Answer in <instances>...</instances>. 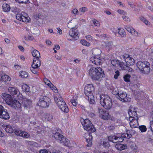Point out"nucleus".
<instances>
[{"label":"nucleus","mask_w":153,"mask_h":153,"mask_svg":"<svg viewBox=\"0 0 153 153\" xmlns=\"http://www.w3.org/2000/svg\"><path fill=\"white\" fill-rule=\"evenodd\" d=\"M80 121L84 129L89 132L88 133L89 137L86 139V141L88 143L87 146L88 147L91 146L92 144V140L93 137L91 133L95 131L96 129L94 125L88 119H86L84 120L82 119Z\"/></svg>","instance_id":"nucleus-1"},{"label":"nucleus","mask_w":153,"mask_h":153,"mask_svg":"<svg viewBox=\"0 0 153 153\" xmlns=\"http://www.w3.org/2000/svg\"><path fill=\"white\" fill-rule=\"evenodd\" d=\"M88 68L89 69V75L93 80H101L105 76L103 71L100 67L95 68L90 66L88 67Z\"/></svg>","instance_id":"nucleus-2"},{"label":"nucleus","mask_w":153,"mask_h":153,"mask_svg":"<svg viewBox=\"0 0 153 153\" xmlns=\"http://www.w3.org/2000/svg\"><path fill=\"white\" fill-rule=\"evenodd\" d=\"M100 103L101 105L107 109H110L112 106V102L111 99L107 95H100Z\"/></svg>","instance_id":"nucleus-3"},{"label":"nucleus","mask_w":153,"mask_h":153,"mask_svg":"<svg viewBox=\"0 0 153 153\" xmlns=\"http://www.w3.org/2000/svg\"><path fill=\"white\" fill-rule=\"evenodd\" d=\"M150 66V63L146 61H138L137 63V66L140 72L145 74H148L149 73Z\"/></svg>","instance_id":"nucleus-4"},{"label":"nucleus","mask_w":153,"mask_h":153,"mask_svg":"<svg viewBox=\"0 0 153 153\" xmlns=\"http://www.w3.org/2000/svg\"><path fill=\"white\" fill-rule=\"evenodd\" d=\"M54 99L59 108L62 111L65 113H67L69 111L68 108L62 97H59L58 95H56L54 97Z\"/></svg>","instance_id":"nucleus-5"},{"label":"nucleus","mask_w":153,"mask_h":153,"mask_svg":"<svg viewBox=\"0 0 153 153\" xmlns=\"http://www.w3.org/2000/svg\"><path fill=\"white\" fill-rule=\"evenodd\" d=\"M53 136L56 139L65 146H68L69 143L70 141L67 138H65L62 134L58 132L53 133Z\"/></svg>","instance_id":"nucleus-6"},{"label":"nucleus","mask_w":153,"mask_h":153,"mask_svg":"<svg viewBox=\"0 0 153 153\" xmlns=\"http://www.w3.org/2000/svg\"><path fill=\"white\" fill-rule=\"evenodd\" d=\"M8 90L9 93L14 97H17L20 100H22L23 98L22 95L20 93L19 90L17 88L13 87H10Z\"/></svg>","instance_id":"nucleus-7"},{"label":"nucleus","mask_w":153,"mask_h":153,"mask_svg":"<svg viewBox=\"0 0 153 153\" xmlns=\"http://www.w3.org/2000/svg\"><path fill=\"white\" fill-rule=\"evenodd\" d=\"M50 100V99L46 96L42 97L39 98L38 104L42 107L45 108L49 105Z\"/></svg>","instance_id":"nucleus-8"},{"label":"nucleus","mask_w":153,"mask_h":153,"mask_svg":"<svg viewBox=\"0 0 153 153\" xmlns=\"http://www.w3.org/2000/svg\"><path fill=\"white\" fill-rule=\"evenodd\" d=\"M2 98L4 100L8 105L11 106L16 100H13V97L10 94L5 93H2L1 95Z\"/></svg>","instance_id":"nucleus-9"},{"label":"nucleus","mask_w":153,"mask_h":153,"mask_svg":"<svg viewBox=\"0 0 153 153\" xmlns=\"http://www.w3.org/2000/svg\"><path fill=\"white\" fill-rule=\"evenodd\" d=\"M79 34L78 30L76 28H72L69 30V34L70 36L76 39L79 38Z\"/></svg>","instance_id":"nucleus-10"},{"label":"nucleus","mask_w":153,"mask_h":153,"mask_svg":"<svg viewBox=\"0 0 153 153\" xmlns=\"http://www.w3.org/2000/svg\"><path fill=\"white\" fill-rule=\"evenodd\" d=\"M116 97L120 101L124 102H128L130 101V99L127 97V94L126 92L120 93L119 95L116 96Z\"/></svg>","instance_id":"nucleus-11"},{"label":"nucleus","mask_w":153,"mask_h":153,"mask_svg":"<svg viewBox=\"0 0 153 153\" xmlns=\"http://www.w3.org/2000/svg\"><path fill=\"white\" fill-rule=\"evenodd\" d=\"M94 92H90V91H88L84 90V93L87 96L88 100L91 104H93L94 102V96L93 95Z\"/></svg>","instance_id":"nucleus-12"},{"label":"nucleus","mask_w":153,"mask_h":153,"mask_svg":"<svg viewBox=\"0 0 153 153\" xmlns=\"http://www.w3.org/2000/svg\"><path fill=\"white\" fill-rule=\"evenodd\" d=\"M122 58L124 59L126 63L128 65H133L135 62L134 59L127 54H124L122 56Z\"/></svg>","instance_id":"nucleus-13"},{"label":"nucleus","mask_w":153,"mask_h":153,"mask_svg":"<svg viewBox=\"0 0 153 153\" xmlns=\"http://www.w3.org/2000/svg\"><path fill=\"white\" fill-rule=\"evenodd\" d=\"M0 118L5 120H8L10 118V116L7 110L2 106V108L0 111Z\"/></svg>","instance_id":"nucleus-14"},{"label":"nucleus","mask_w":153,"mask_h":153,"mask_svg":"<svg viewBox=\"0 0 153 153\" xmlns=\"http://www.w3.org/2000/svg\"><path fill=\"white\" fill-rule=\"evenodd\" d=\"M100 117L101 118L106 120L109 118V113L108 111H104L102 109H98Z\"/></svg>","instance_id":"nucleus-15"},{"label":"nucleus","mask_w":153,"mask_h":153,"mask_svg":"<svg viewBox=\"0 0 153 153\" xmlns=\"http://www.w3.org/2000/svg\"><path fill=\"white\" fill-rule=\"evenodd\" d=\"M90 61L92 63L97 65H100L102 63L101 60L99 56L91 57L90 59Z\"/></svg>","instance_id":"nucleus-16"},{"label":"nucleus","mask_w":153,"mask_h":153,"mask_svg":"<svg viewBox=\"0 0 153 153\" xmlns=\"http://www.w3.org/2000/svg\"><path fill=\"white\" fill-rule=\"evenodd\" d=\"M23 99H24L22 102L23 107H24L25 108H28L31 104V101L30 100L26 98H25L23 97Z\"/></svg>","instance_id":"nucleus-17"},{"label":"nucleus","mask_w":153,"mask_h":153,"mask_svg":"<svg viewBox=\"0 0 153 153\" xmlns=\"http://www.w3.org/2000/svg\"><path fill=\"white\" fill-rule=\"evenodd\" d=\"M41 65V62L39 58H34L33 59V62L32 64V67L38 68Z\"/></svg>","instance_id":"nucleus-18"},{"label":"nucleus","mask_w":153,"mask_h":153,"mask_svg":"<svg viewBox=\"0 0 153 153\" xmlns=\"http://www.w3.org/2000/svg\"><path fill=\"white\" fill-rule=\"evenodd\" d=\"M133 121L130 122L129 124L131 127L132 128H137L138 126V123L137 120L138 117H136Z\"/></svg>","instance_id":"nucleus-19"},{"label":"nucleus","mask_w":153,"mask_h":153,"mask_svg":"<svg viewBox=\"0 0 153 153\" xmlns=\"http://www.w3.org/2000/svg\"><path fill=\"white\" fill-rule=\"evenodd\" d=\"M52 115L48 113L45 114L43 116V119H44L45 121H51L53 119Z\"/></svg>","instance_id":"nucleus-20"},{"label":"nucleus","mask_w":153,"mask_h":153,"mask_svg":"<svg viewBox=\"0 0 153 153\" xmlns=\"http://www.w3.org/2000/svg\"><path fill=\"white\" fill-rule=\"evenodd\" d=\"M92 53L95 56H99L101 53V51L98 48H93L92 50Z\"/></svg>","instance_id":"nucleus-21"},{"label":"nucleus","mask_w":153,"mask_h":153,"mask_svg":"<svg viewBox=\"0 0 153 153\" xmlns=\"http://www.w3.org/2000/svg\"><path fill=\"white\" fill-rule=\"evenodd\" d=\"M115 147L118 150H120L125 149L127 148V146L126 144H116Z\"/></svg>","instance_id":"nucleus-22"},{"label":"nucleus","mask_w":153,"mask_h":153,"mask_svg":"<svg viewBox=\"0 0 153 153\" xmlns=\"http://www.w3.org/2000/svg\"><path fill=\"white\" fill-rule=\"evenodd\" d=\"M118 139L117 136H116L115 135H111L108 137V140L109 141L112 142L114 143H116L117 142Z\"/></svg>","instance_id":"nucleus-23"},{"label":"nucleus","mask_w":153,"mask_h":153,"mask_svg":"<svg viewBox=\"0 0 153 153\" xmlns=\"http://www.w3.org/2000/svg\"><path fill=\"white\" fill-rule=\"evenodd\" d=\"M94 88L93 85L91 84H87L85 87L84 90L90 92H94Z\"/></svg>","instance_id":"nucleus-24"},{"label":"nucleus","mask_w":153,"mask_h":153,"mask_svg":"<svg viewBox=\"0 0 153 153\" xmlns=\"http://www.w3.org/2000/svg\"><path fill=\"white\" fill-rule=\"evenodd\" d=\"M11 106L14 108L16 107L18 109H21L23 107L22 104L21 105L20 103L16 100H15V102H13Z\"/></svg>","instance_id":"nucleus-25"},{"label":"nucleus","mask_w":153,"mask_h":153,"mask_svg":"<svg viewBox=\"0 0 153 153\" xmlns=\"http://www.w3.org/2000/svg\"><path fill=\"white\" fill-rule=\"evenodd\" d=\"M116 62L117 64L120 66L122 70H125L127 66V65L126 64L124 63L123 62H120L119 61H117Z\"/></svg>","instance_id":"nucleus-26"},{"label":"nucleus","mask_w":153,"mask_h":153,"mask_svg":"<svg viewBox=\"0 0 153 153\" xmlns=\"http://www.w3.org/2000/svg\"><path fill=\"white\" fill-rule=\"evenodd\" d=\"M2 7L3 11L5 12H8L9 11L10 9V7L9 5L7 4H3Z\"/></svg>","instance_id":"nucleus-27"},{"label":"nucleus","mask_w":153,"mask_h":153,"mask_svg":"<svg viewBox=\"0 0 153 153\" xmlns=\"http://www.w3.org/2000/svg\"><path fill=\"white\" fill-rule=\"evenodd\" d=\"M32 56L35 57V58H38L40 57V54L39 52L37 50H35L32 52Z\"/></svg>","instance_id":"nucleus-28"},{"label":"nucleus","mask_w":153,"mask_h":153,"mask_svg":"<svg viewBox=\"0 0 153 153\" xmlns=\"http://www.w3.org/2000/svg\"><path fill=\"white\" fill-rule=\"evenodd\" d=\"M6 131L9 133H12L14 130L12 127L10 126H7L5 128Z\"/></svg>","instance_id":"nucleus-29"},{"label":"nucleus","mask_w":153,"mask_h":153,"mask_svg":"<svg viewBox=\"0 0 153 153\" xmlns=\"http://www.w3.org/2000/svg\"><path fill=\"white\" fill-rule=\"evenodd\" d=\"M10 78L7 75H4L1 76V81L4 82H6L8 81H10Z\"/></svg>","instance_id":"nucleus-30"},{"label":"nucleus","mask_w":153,"mask_h":153,"mask_svg":"<svg viewBox=\"0 0 153 153\" xmlns=\"http://www.w3.org/2000/svg\"><path fill=\"white\" fill-rule=\"evenodd\" d=\"M118 33L119 35L122 37H123L126 35V33L123 28H120L118 29Z\"/></svg>","instance_id":"nucleus-31"},{"label":"nucleus","mask_w":153,"mask_h":153,"mask_svg":"<svg viewBox=\"0 0 153 153\" xmlns=\"http://www.w3.org/2000/svg\"><path fill=\"white\" fill-rule=\"evenodd\" d=\"M44 81L45 83L48 85L50 88L53 87V84L50 81L46 78L44 79Z\"/></svg>","instance_id":"nucleus-32"},{"label":"nucleus","mask_w":153,"mask_h":153,"mask_svg":"<svg viewBox=\"0 0 153 153\" xmlns=\"http://www.w3.org/2000/svg\"><path fill=\"white\" fill-rule=\"evenodd\" d=\"M80 42L82 45L87 47H89L91 45L90 43L84 39L81 40L80 41Z\"/></svg>","instance_id":"nucleus-33"},{"label":"nucleus","mask_w":153,"mask_h":153,"mask_svg":"<svg viewBox=\"0 0 153 153\" xmlns=\"http://www.w3.org/2000/svg\"><path fill=\"white\" fill-rule=\"evenodd\" d=\"M140 19L146 25L149 26L150 23L143 16H141L140 17Z\"/></svg>","instance_id":"nucleus-34"},{"label":"nucleus","mask_w":153,"mask_h":153,"mask_svg":"<svg viewBox=\"0 0 153 153\" xmlns=\"http://www.w3.org/2000/svg\"><path fill=\"white\" fill-rule=\"evenodd\" d=\"M30 134L27 132L25 131H22L21 133V136L25 138H27L30 137Z\"/></svg>","instance_id":"nucleus-35"},{"label":"nucleus","mask_w":153,"mask_h":153,"mask_svg":"<svg viewBox=\"0 0 153 153\" xmlns=\"http://www.w3.org/2000/svg\"><path fill=\"white\" fill-rule=\"evenodd\" d=\"M22 88L23 90L26 92H28L30 91V87L28 85L26 84L22 85Z\"/></svg>","instance_id":"nucleus-36"},{"label":"nucleus","mask_w":153,"mask_h":153,"mask_svg":"<svg viewBox=\"0 0 153 153\" xmlns=\"http://www.w3.org/2000/svg\"><path fill=\"white\" fill-rule=\"evenodd\" d=\"M138 128L142 132H145L147 130V128L145 126L141 125L138 126Z\"/></svg>","instance_id":"nucleus-37"},{"label":"nucleus","mask_w":153,"mask_h":153,"mask_svg":"<svg viewBox=\"0 0 153 153\" xmlns=\"http://www.w3.org/2000/svg\"><path fill=\"white\" fill-rule=\"evenodd\" d=\"M20 75L22 78H26L28 76L27 73L25 71H22L20 73Z\"/></svg>","instance_id":"nucleus-38"},{"label":"nucleus","mask_w":153,"mask_h":153,"mask_svg":"<svg viewBox=\"0 0 153 153\" xmlns=\"http://www.w3.org/2000/svg\"><path fill=\"white\" fill-rule=\"evenodd\" d=\"M131 76L129 74H126L125 75L123 76V79L125 82H130V78Z\"/></svg>","instance_id":"nucleus-39"},{"label":"nucleus","mask_w":153,"mask_h":153,"mask_svg":"<svg viewBox=\"0 0 153 153\" xmlns=\"http://www.w3.org/2000/svg\"><path fill=\"white\" fill-rule=\"evenodd\" d=\"M137 111H133V112L128 111V114L129 116L135 117H138L137 113Z\"/></svg>","instance_id":"nucleus-40"},{"label":"nucleus","mask_w":153,"mask_h":153,"mask_svg":"<svg viewBox=\"0 0 153 153\" xmlns=\"http://www.w3.org/2000/svg\"><path fill=\"white\" fill-rule=\"evenodd\" d=\"M22 131L20 130L18 128L16 129H15L14 133L16 135L20 137Z\"/></svg>","instance_id":"nucleus-41"},{"label":"nucleus","mask_w":153,"mask_h":153,"mask_svg":"<svg viewBox=\"0 0 153 153\" xmlns=\"http://www.w3.org/2000/svg\"><path fill=\"white\" fill-rule=\"evenodd\" d=\"M131 136V134L127 133H124L121 134V137L123 138H129Z\"/></svg>","instance_id":"nucleus-42"},{"label":"nucleus","mask_w":153,"mask_h":153,"mask_svg":"<svg viewBox=\"0 0 153 153\" xmlns=\"http://www.w3.org/2000/svg\"><path fill=\"white\" fill-rule=\"evenodd\" d=\"M22 19V20H21V21L27 23L29 22L30 18L23 16Z\"/></svg>","instance_id":"nucleus-43"},{"label":"nucleus","mask_w":153,"mask_h":153,"mask_svg":"<svg viewBox=\"0 0 153 153\" xmlns=\"http://www.w3.org/2000/svg\"><path fill=\"white\" fill-rule=\"evenodd\" d=\"M137 108L134 106H131L128 111L133 112V111H137Z\"/></svg>","instance_id":"nucleus-44"},{"label":"nucleus","mask_w":153,"mask_h":153,"mask_svg":"<svg viewBox=\"0 0 153 153\" xmlns=\"http://www.w3.org/2000/svg\"><path fill=\"white\" fill-rule=\"evenodd\" d=\"M38 68L32 67L30 68L31 71L34 74H36L38 73L37 68Z\"/></svg>","instance_id":"nucleus-45"},{"label":"nucleus","mask_w":153,"mask_h":153,"mask_svg":"<svg viewBox=\"0 0 153 153\" xmlns=\"http://www.w3.org/2000/svg\"><path fill=\"white\" fill-rule=\"evenodd\" d=\"M23 16L21 14H17L16 15V18L17 19L20 21L22 20Z\"/></svg>","instance_id":"nucleus-46"},{"label":"nucleus","mask_w":153,"mask_h":153,"mask_svg":"<svg viewBox=\"0 0 153 153\" xmlns=\"http://www.w3.org/2000/svg\"><path fill=\"white\" fill-rule=\"evenodd\" d=\"M148 129V132L147 133V135L148 137H151L152 135L153 134V132L152 131V129Z\"/></svg>","instance_id":"nucleus-47"},{"label":"nucleus","mask_w":153,"mask_h":153,"mask_svg":"<svg viewBox=\"0 0 153 153\" xmlns=\"http://www.w3.org/2000/svg\"><path fill=\"white\" fill-rule=\"evenodd\" d=\"M131 33L132 35L135 36H138V33L134 29L132 28L131 32L130 33Z\"/></svg>","instance_id":"nucleus-48"},{"label":"nucleus","mask_w":153,"mask_h":153,"mask_svg":"<svg viewBox=\"0 0 153 153\" xmlns=\"http://www.w3.org/2000/svg\"><path fill=\"white\" fill-rule=\"evenodd\" d=\"M112 93L113 94L115 95L116 97L117 95H119L120 94L119 91L117 89H114L112 91Z\"/></svg>","instance_id":"nucleus-49"},{"label":"nucleus","mask_w":153,"mask_h":153,"mask_svg":"<svg viewBox=\"0 0 153 153\" xmlns=\"http://www.w3.org/2000/svg\"><path fill=\"white\" fill-rule=\"evenodd\" d=\"M92 22L95 26H99L100 25V22L95 19L93 20Z\"/></svg>","instance_id":"nucleus-50"},{"label":"nucleus","mask_w":153,"mask_h":153,"mask_svg":"<svg viewBox=\"0 0 153 153\" xmlns=\"http://www.w3.org/2000/svg\"><path fill=\"white\" fill-rule=\"evenodd\" d=\"M115 73V74L114 75V78L115 79H117L120 75V72L119 71L117 70L116 71Z\"/></svg>","instance_id":"nucleus-51"},{"label":"nucleus","mask_w":153,"mask_h":153,"mask_svg":"<svg viewBox=\"0 0 153 153\" xmlns=\"http://www.w3.org/2000/svg\"><path fill=\"white\" fill-rule=\"evenodd\" d=\"M103 146L106 147H108L109 146V142L107 140H105L103 142Z\"/></svg>","instance_id":"nucleus-52"},{"label":"nucleus","mask_w":153,"mask_h":153,"mask_svg":"<svg viewBox=\"0 0 153 153\" xmlns=\"http://www.w3.org/2000/svg\"><path fill=\"white\" fill-rule=\"evenodd\" d=\"M71 102L74 106H76L77 104V102L76 100L75 99L71 100Z\"/></svg>","instance_id":"nucleus-53"},{"label":"nucleus","mask_w":153,"mask_h":153,"mask_svg":"<svg viewBox=\"0 0 153 153\" xmlns=\"http://www.w3.org/2000/svg\"><path fill=\"white\" fill-rule=\"evenodd\" d=\"M122 17L123 20L127 22H130V18L127 16H123Z\"/></svg>","instance_id":"nucleus-54"},{"label":"nucleus","mask_w":153,"mask_h":153,"mask_svg":"<svg viewBox=\"0 0 153 153\" xmlns=\"http://www.w3.org/2000/svg\"><path fill=\"white\" fill-rule=\"evenodd\" d=\"M125 28L127 31L130 33L131 32L132 29L133 28L131 27L128 26H126Z\"/></svg>","instance_id":"nucleus-55"},{"label":"nucleus","mask_w":153,"mask_h":153,"mask_svg":"<svg viewBox=\"0 0 153 153\" xmlns=\"http://www.w3.org/2000/svg\"><path fill=\"white\" fill-rule=\"evenodd\" d=\"M87 10V8L85 7H82L80 9L79 11L81 12H84Z\"/></svg>","instance_id":"nucleus-56"},{"label":"nucleus","mask_w":153,"mask_h":153,"mask_svg":"<svg viewBox=\"0 0 153 153\" xmlns=\"http://www.w3.org/2000/svg\"><path fill=\"white\" fill-rule=\"evenodd\" d=\"M117 137L118 138V140L117 141V142H122L123 140V137H121V135L120 136H117Z\"/></svg>","instance_id":"nucleus-57"},{"label":"nucleus","mask_w":153,"mask_h":153,"mask_svg":"<svg viewBox=\"0 0 153 153\" xmlns=\"http://www.w3.org/2000/svg\"><path fill=\"white\" fill-rule=\"evenodd\" d=\"M39 153H51V152L46 150H40Z\"/></svg>","instance_id":"nucleus-58"},{"label":"nucleus","mask_w":153,"mask_h":153,"mask_svg":"<svg viewBox=\"0 0 153 153\" xmlns=\"http://www.w3.org/2000/svg\"><path fill=\"white\" fill-rule=\"evenodd\" d=\"M17 1L19 2V3H26L28 0H16Z\"/></svg>","instance_id":"nucleus-59"},{"label":"nucleus","mask_w":153,"mask_h":153,"mask_svg":"<svg viewBox=\"0 0 153 153\" xmlns=\"http://www.w3.org/2000/svg\"><path fill=\"white\" fill-rule=\"evenodd\" d=\"M125 70L128 71L129 72H131L133 71L132 69L130 67L127 66V68H126Z\"/></svg>","instance_id":"nucleus-60"},{"label":"nucleus","mask_w":153,"mask_h":153,"mask_svg":"<svg viewBox=\"0 0 153 153\" xmlns=\"http://www.w3.org/2000/svg\"><path fill=\"white\" fill-rule=\"evenodd\" d=\"M86 38L89 41L92 40V37L90 35H87L85 36Z\"/></svg>","instance_id":"nucleus-61"},{"label":"nucleus","mask_w":153,"mask_h":153,"mask_svg":"<svg viewBox=\"0 0 153 153\" xmlns=\"http://www.w3.org/2000/svg\"><path fill=\"white\" fill-rule=\"evenodd\" d=\"M19 9L16 7H15L14 8H13L12 9V11L14 13H16L17 12L18 10Z\"/></svg>","instance_id":"nucleus-62"},{"label":"nucleus","mask_w":153,"mask_h":153,"mask_svg":"<svg viewBox=\"0 0 153 153\" xmlns=\"http://www.w3.org/2000/svg\"><path fill=\"white\" fill-rule=\"evenodd\" d=\"M128 4L132 8H135L136 6L134 4H132L130 2H128Z\"/></svg>","instance_id":"nucleus-63"},{"label":"nucleus","mask_w":153,"mask_h":153,"mask_svg":"<svg viewBox=\"0 0 153 153\" xmlns=\"http://www.w3.org/2000/svg\"><path fill=\"white\" fill-rule=\"evenodd\" d=\"M112 45V43L111 42H108L106 44V47H110Z\"/></svg>","instance_id":"nucleus-64"}]
</instances>
